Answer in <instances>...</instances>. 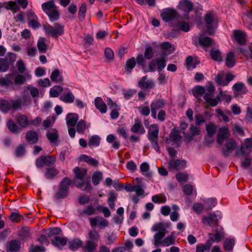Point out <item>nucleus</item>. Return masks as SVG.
Wrapping results in <instances>:
<instances>
[{
    "instance_id": "nucleus-1",
    "label": "nucleus",
    "mask_w": 252,
    "mask_h": 252,
    "mask_svg": "<svg viewBox=\"0 0 252 252\" xmlns=\"http://www.w3.org/2000/svg\"><path fill=\"white\" fill-rule=\"evenodd\" d=\"M44 12L52 21H57L60 18V13L53 0H51L42 4Z\"/></svg>"
},
{
    "instance_id": "nucleus-2",
    "label": "nucleus",
    "mask_w": 252,
    "mask_h": 252,
    "mask_svg": "<svg viewBox=\"0 0 252 252\" xmlns=\"http://www.w3.org/2000/svg\"><path fill=\"white\" fill-rule=\"evenodd\" d=\"M75 174L73 183L78 188H82L85 184V177L87 176V170L84 168L77 166L73 169Z\"/></svg>"
},
{
    "instance_id": "nucleus-3",
    "label": "nucleus",
    "mask_w": 252,
    "mask_h": 252,
    "mask_svg": "<svg viewBox=\"0 0 252 252\" xmlns=\"http://www.w3.org/2000/svg\"><path fill=\"white\" fill-rule=\"evenodd\" d=\"M152 230L153 231L158 232L154 235V245L158 247L161 245L162 241L161 239L164 237L166 233V229L162 222L155 224L152 227Z\"/></svg>"
},
{
    "instance_id": "nucleus-4",
    "label": "nucleus",
    "mask_w": 252,
    "mask_h": 252,
    "mask_svg": "<svg viewBox=\"0 0 252 252\" xmlns=\"http://www.w3.org/2000/svg\"><path fill=\"white\" fill-rule=\"evenodd\" d=\"M43 28L47 35H51L54 37L62 35L64 32L63 26L59 24H56L54 27L47 24L44 25Z\"/></svg>"
},
{
    "instance_id": "nucleus-5",
    "label": "nucleus",
    "mask_w": 252,
    "mask_h": 252,
    "mask_svg": "<svg viewBox=\"0 0 252 252\" xmlns=\"http://www.w3.org/2000/svg\"><path fill=\"white\" fill-rule=\"evenodd\" d=\"M161 17L165 22H169L173 20L179 21L182 19V17L180 16L177 11L173 9H165L161 14Z\"/></svg>"
},
{
    "instance_id": "nucleus-6",
    "label": "nucleus",
    "mask_w": 252,
    "mask_h": 252,
    "mask_svg": "<svg viewBox=\"0 0 252 252\" xmlns=\"http://www.w3.org/2000/svg\"><path fill=\"white\" fill-rule=\"evenodd\" d=\"M216 16L212 12L207 13L205 16V21L207 25V33L209 35H213L215 32V28H213L212 24L215 21Z\"/></svg>"
},
{
    "instance_id": "nucleus-7",
    "label": "nucleus",
    "mask_w": 252,
    "mask_h": 252,
    "mask_svg": "<svg viewBox=\"0 0 252 252\" xmlns=\"http://www.w3.org/2000/svg\"><path fill=\"white\" fill-rule=\"evenodd\" d=\"M218 219L216 215L214 213H210L207 216H203L202 222L203 224H208L210 226H218Z\"/></svg>"
},
{
    "instance_id": "nucleus-8",
    "label": "nucleus",
    "mask_w": 252,
    "mask_h": 252,
    "mask_svg": "<svg viewBox=\"0 0 252 252\" xmlns=\"http://www.w3.org/2000/svg\"><path fill=\"white\" fill-rule=\"evenodd\" d=\"M14 74L9 73L0 78V87L9 88L14 84Z\"/></svg>"
},
{
    "instance_id": "nucleus-9",
    "label": "nucleus",
    "mask_w": 252,
    "mask_h": 252,
    "mask_svg": "<svg viewBox=\"0 0 252 252\" xmlns=\"http://www.w3.org/2000/svg\"><path fill=\"white\" fill-rule=\"evenodd\" d=\"M237 144L232 139H229L226 141L225 148L222 150V154L224 156H227L232 153L233 151L236 148Z\"/></svg>"
},
{
    "instance_id": "nucleus-10",
    "label": "nucleus",
    "mask_w": 252,
    "mask_h": 252,
    "mask_svg": "<svg viewBox=\"0 0 252 252\" xmlns=\"http://www.w3.org/2000/svg\"><path fill=\"white\" fill-rule=\"evenodd\" d=\"M158 127L157 125H151L148 131V138L151 142L158 141Z\"/></svg>"
},
{
    "instance_id": "nucleus-11",
    "label": "nucleus",
    "mask_w": 252,
    "mask_h": 252,
    "mask_svg": "<svg viewBox=\"0 0 252 252\" xmlns=\"http://www.w3.org/2000/svg\"><path fill=\"white\" fill-rule=\"evenodd\" d=\"M186 161L180 159H172L168 161L169 168L171 169L180 170L186 166Z\"/></svg>"
},
{
    "instance_id": "nucleus-12",
    "label": "nucleus",
    "mask_w": 252,
    "mask_h": 252,
    "mask_svg": "<svg viewBox=\"0 0 252 252\" xmlns=\"http://www.w3.org/2000/svg\"><path fill=\"white\" fill-rule=\"evenodd\" d=\"M165 105L162 100H157L151 104L152 116L154 118H157V110L163 108Z\"/></svg>"
},
{
    "instance_id": "nucleus-13",
    "label": "nucleus",
    "mask_w": 252,
    "mask_h": 252,
    "mask_svg": "<svg viewBox=\"0 0 252 252\" xmlns=\"http://www.w3.org/2000/svg\"><path fill=\"white\" fill-rule=\"evenodd\" d=\"M235 40L240 45H244L246 42V33L243 31L235 30L233 32Z\"/></svg>"
},
{
    "instance_id": "nucleus-14",
    "label": "nucleus",
    "mask_w": 252,
    "mask_h": 252,
    "mask_svg": "<svg viewBox=\"0 0 252 252\" xmlns=\"http://www.w3.org/2000/svg\"><path fill=\"white\" fill-rule=\"evenodd\" d=\"M229 136V132L226 127H220L218 131L217 141L219 144H222L223 141Z\"/></svg>"
},
{
    "instance_id": "nucleus-15",
    "label": "nucleus",
    "mask_w": 252,
    "mask_h": 252,
    "mask_svg": "<svg viewBox=\"0 0 252 252\" xmlns=\"http://www.w3.org/2000/svg\"><path fill=\"white\" fill-rule=\"evenodd\" d=\"M138 86L142 90L152 88L154 83L151 80H148L146 76H144L138 82Z\"/></svg>"
},
{
    "instance_id": "nucleus-16",
    "label": "nucleus",
    "mask_w": 252,
    "mask_h": 252,
    "mask_svg": "<svg viewBox=\"0 0 252 252\" xmlns=\"http://www.w3.org/2000/svg\"><path fill=\"white\" fill-rule=\"evenodd\" d=\"M198 40L200 45L203 47H210L216 45L215 40L211 37L202 36Z\"/></svg>"
},
{
    "instance_id": "nucleus-17",
    "label": "nucleus",
    "mask_w": 252,
    "mask_h": 252,
    "mask_svg": "<svg viewBox=\"0 0 252 252\" xmlns=\"http://www.w3.org/2000/svg\"><path fill=\"white\" fill-rule=\"evenodd\" d=\"M161 49L163 51L164 55L173 53L175 51V48L168 42H163L160 45Z\"/></svg>"
},
{
    "instance_id": "nucleus-18",
    "label": "nucleus",
    "mask_w": 252,
    "mask_h": 252,
    "mask_svg": "<svg viewBox=\"0 0 252 252\" xmlns=\"http://www.w3.org/2000/svg\"><path fill=\"white\" fill-rule=\"evenodd\" d=\"M26 139L30 144H35L38 140V135L34 130H29L26 133Z\"/></svg>"
},
{
    "instance_id": "nucleus-19",
    "label": "nucleus",
    "mask_w": 252,
    "mask_h": 252,
    "mask_svg": "<svg viewBox=\"0 0 252 252\" xmlns=\"http://www.w3.org/2000/svg\"><path fill=\"white\" fill-rule=\"evenodd\" d=\"M21 247V243L17 240L9 241L7 246V251L10 252L18 251Z\"/></svg>"
},
{
    "instance_id": "nucleus-20",
    "label": "nucleus",
    "mask_w": 252,
    "mask_h": 252,
    "mask_svg": "<svg viewBox=\"0 0 252 252\" xmlns=\"http://www.w3.org/2000/svg\"><path fill=\"white\" fill-rule=\"evenodd\" d=\"M130 130L133 133L143 134L145 132V130L141 121L138 119L135 120V123L131 127Z\"/></svg>"
},
{
    "instance_id": "nucleus-21",
    "label": "nucleus",
    "mask_w": 252,
    "mask_h": 252,
    "mask_svg": "<svg viewBox=\"0 0 252 252\" xmlns=\"http://www.w3.org/2000/svg\"><path fill=\"white\" fill-rule=\"evenodd\" d=\"M236 62V59L234 53L232 52H229L225 59L226 65L229 68H231L235 65Z\"/></svg>"
},
{
    "instance_id": "nucleus-22",
    "label": "nucleus",
    "mask_w": 252,
    "mask_h": 252,
    "mask_svg": "<svg viewBox=\"0 0 252 252\" xmlns=\"http://www.w3.org/2000/svg\"><path fill=\"white\" fill-rule=\"evenodd\" d=\"M189 131L191 135L186 134L185 138L189 141H191L193 139V137L199 135L200 134V130L199 128L193 126L191 125L189 127Z\"/></svg>"
},
{
    "instance_id": "nucleus-23",
    "label": "nucleus",
    "mask_w": 252,
    "mask_h": 252,
    "mask_svg": "<svg viewBox=\"0 0 252 252\" xmlns=\"http://www.w3.org/2000/svg\"><path fill=\"white\" fill-rule=\"evenodd\" d=\"M78 115L74 113H70L66 117V124L68 126H74L78 120Z\"/></svg>"
},
{
    "instance_id": "nucleus-24",
    "label": "nucleus",
    "mask_w": 252,
    "mask_h": 252,
    "mask_svg": "<svg viewBox=\"0 0 252 252\" xmlns=\"http://www.w3.org/2000/svg\"><path fill=\"white\" fill-rule=\"evenodd\" d=\"M46 136L51 143L56 142L59 138L58 131L55 129H51L48 130Z\"/></svg>"
},
{
    "instance_id": "nucleus-25",
    "label": "nucleus",
    "mask_w": 252,
    "mask_h": 252,
    "mask_svg": "<svg viewBox=\"0 0 252 252\" xmlns=\"http://www.w3.org/2000/svg\"><path fill=\"white\" fill-rule=\"evenodd\" d=\"M94 102L95 107L100 111L101 113H104L106 112L107 106L101 98H96Z\"/></svg>"
},
{
    "instance_id": "nucleus-26",
    "label": "nucleus",
    "mask_w": 252,
    "mask_h": 252,
    "mask_svg": "<svg viewBox=\"0 0 252 252\" xmlns=\"http://www.w3.org/2000/svg\"><path fill=\"white\" fill-rule=\"evenodd\" d=\"M180 4L181 8L187 13L191 11L193 8L192 3L188 0H183Z\"/></svg>"
},
{
    "instance_id": "nucleus-27",
    "label": "nucleus",
    "mask_w": 252,
    "mask_h": 252,
    "mask_svg": "<svg viewBox=\"0 0 252 252\" xmlns=\"http://www.w3.org/2000/svg\"><path fill=\"white\" fill-rule=\"evenodd\" d=\"M97 247V243L93 241L88 240L86 242L84 249L87 252H93L96 249Z\"/></svg>"
},
{
    "instance_id": "nucleus-28",
    "label": "nucleus",
    "mask_w": 252,
    "mask_h": 252,
    "mask_svg": "<svg viewBox=\"0 0 252 252\" xmlns=\"http://www.w3.org/2000/svg\"><path fill=\"white\" fill-rule=\"evenodd\" d=\"M7 126L9 130L12 133H18L21 130V128L16 125L12 120H9L8 121Z\"/></svg>"
},
{
    "instance_id": "nucleus-29",
    "label": "nucleus",
    "mask_w": 252,
    "mask_h": 252,
    "mask_svg": "<svg viewBox=\"0 0 252 252\" xmlns=\"http://www.w3.org/2000/svg\"><path fill=\"white\" fill-rule=\"evenodd\" d=\"M52 244L56 247H60V245L63 246L66 245L67 240L65 238L61 237L60 236H55L54 239L52 240Z\"/></svg>"
},
{
    "instance_id": "nucleus-30",
    "label": "nucleus",
    "mask_w": 252,
    "mask_h": 252,
    "mask_svg": "<svg viewBox=\"0 0 252 252\" xmlns=\"http://www.w3.org/2000/svg\"><path fill=\"white\" fill-rule=\"evenodd\" d=\"M81 160L85 161L90 165H91L95 167H97L98 166V161L95 159L92 158L91 157H89L85 155H83L81 156Z\"/></svg>"
},
{
    "instance_id": "nucleus-31",
    "label": "nucleus",
    "mask_w": 252,
    "mask_h": 252,
    "mask_svg": "<svg viewBox=\"0 0 252 252\" xmlns=\"http://www.w3.org/2000/svg\"><path fill=\"white\" fill-rule=\"evenodd\" d=\"M210 56L212 59L215 61L220 62L222 61L221 52L218 49H211L210 51Z\"/></svg>"
},
{
    "instance_id": "nucleus-32",
    "label": "nucleus",
    "mask_w": 252,
    "mask_h": 252,
    "mask_svg": "<svg viewBox=\"0 0 252 252\" xmlns=\"http://www.w3.org/2000/svg\"><path fill=\"white\" fill-rule=\"evenodd\" d=\"M11 109V100L8 101L5 99L0 101V109L4 112H7Z\"/></svg>"
},
{
    "instance_id": "nucleus-33",
    "label": "nucleus",
    "mask_w": 252,
    "mask_h": 252,
    "mask_svg": "<svg viewBox=\"0 0 252 252\" xmlns=\"http://www.w3.org/2000/svg\"><path fill=\"white\" fill-rule=\"evenodd\" d=\"M59 173L58 170L55 167L49 168L46 169L45 176L48 179H53Z\"/></svg>"
},
{
    "instance_id": "nucleus-34",
    "label": "nucleus",
    "mask_w": 252,
    "mask_h": 252,
    "mask_svg": "<svg viewBox=\"0 0 252 252\" xmlns=\"http://www.w3.org/2000/svg\"><path fill=\"white\" fill-rule=\"evenodd\" d=\"M89 146L91 148L97 147L100 144V137L98 135H94L89 138Z\"/></svg>"
},
{
    "instance_id": "nucleus-35",
    "label": "nucleus",
    "mask_w": 252,
    "mask_h": 252,
    "mask_svg": "<svg viewBox=\"0 0 252 252\" xmlns=\"http://www.w3.org/2000/svg\"><path fill=\"white\" fill-rule=\"evenodd\" d=\"M88 236L90 241H93L96 243L100 239L99 234L95 229L90 230L88 233Z\"/></svg>"
},
{
    "instance_id": "nucleus-36",
    "label": "nucleus",
    "mask_w": 252,
    "mask_h": 252,
    "mask_svg": "<svg viewBox=\"0 0 252 252\" xmlns=\"http://www.w3.org/2000/svg\"><path fill=\"white\" fill-rule=\"evenodd\" d=\"M18 124L23 127H26L30 123L27 117L24 115H21L17 119Z\"/></svg>"
},
{
    "instance_id": "nucleus-37",
    "label": "nucleus",
    "mask_w": 252,
    "mask_h": 252,
    "mask_svg": "<svg viewBox=\"0 0 252 252\" xmlns=\"http://www.w3.org/2000/svg\"><path fill=\"white\" fill-rule=\"evenodd\" d=\"M74 99V96L71 92L63 94L60 96V99L66 103H72Z\"/></svg>"
},
{
    "instance_id": "nucleus-38",
    "label": "nucleus",
    "mask_w": 252,
    "mask_h": 252,
    "mask_svg": "<svg viewBox=\"0 0 252 252\" xmlns=\"http://www.w3.org/2000/svg\"><path fill=\"white\" fill-rule=\"evenodd\" d=\"M198 63L199 62L198 61L193 60L191 56H188L186 59V64L189 70L191 68H195Z\"/></svg>"
},
{
    "instance_id": "nucleus-39",
    "label": "nucleus",
    "mask_w": 252,
    "mask_h": 252,
    "mask_svg": "<svg viewBox=\"0 0 252 252\" xmlns=\"http://www.w3.org/2000/svg\"><path fill=\"white\" fill-rule=\"evenodd\" d=\"M235 245V241L234 239H227L223 243V248L225 251H231Z\"/></svg>"
},
{
    "instance_id": "nucleus-40",
    "label": "nucleus",
    "mask_w": 252,
    "mask_h": 252,
    "mask_svg": "<svg viewBox=\"0 0 252 252\" xmlns=\"http://www.w3.org/2000/svg\"><path fill=\"white\" fill-rule=\"evenodd\" d=\"M102 179V173L100 171H96L92 175V182L95 186L97 185Z\"/></svg>"
},
{
    "instance_id": "nucleus-41",
    "label": "nucleus",
    "mask_w": 252,
    "mask_h": 252,
    "mask_svg": "<svg viewBox=\"0 0 252 252\" xmlns=\"http://www.w3.org/2000/svg\"><path fill=\"white\" fill-rule=\"evenodd\" d=\"M9 67V63L7 59L0 58V72L6 71Z\"/></svg>"
},
{
    "instance_id": "nucleus-42",
    "label": "nucleus",
    "mask_w": 252,
    "mask_h": 252,
    "mask_svg": "<svg viewBox=\"0 0 252 252\" xmlns=\"http://www.w3.org/2000/svg\"><path fill=\"white\" fill-rule=\"evenodd\" d=\"M117 197V194L114 191H111L110 193L109 197L108 199V203L109 207L111 209H115V203L114 202L116 200Z\"/></svg>"
},
{
    "instance_id": "nucleus-43",
    "label": "nucleus",
    "mask_w": 252,
    "mask_h": 252,
    "mask_svg": "<svg viewBox=\"0 0 252 252\" xmlns=\"http://www.w3.org/2000/svg\"><path fill=\"white\" fill-rule=\"evenodd\" d=\"M95 209L92 206H89L86 207L79 213L80 216H83L85 215L90 216L93 215L95 213Z\"/></svg>"
},
{
    "instance_id": "nucleus-44",
    "label": "nucleus",
    "mask_w": 252,
    "mask_h": 252,
    "mask_svg": "<svg viewBox=\"0 0 252 252\" xmlns=\"http://www.w3.org/2000/svg\"><path fill=\"white\" fill-rule=\"evenodd\" d=\"M175 238L174 236L171 234L169 236L166 237L162 241V243L161 245L163 246H168L171 245H173L175 244Z\"/></svg>"
},
{
    "instance_id": "nucleus-45",
    "label": "nucleus",
    "mask_w": 252,
    "mask_h": 252,
    "mask_svg": "<svg viewBox=\"0 0 252 252\" xmlns=\"http://www.w3.org/2000/svg\"><path fill=\"white\" fill-rule=\"evenodd\" d=\"M233 89L236 92H241L242 93L245 94L248 90L245 85L242 83H237L235 84L232 87Z\"/></svg>"
},
{
    "instance_id": "nucleus-46",
    "label": "nucleus",
    "mask_w": 252,
    "mask_h": 252,
    "mask_svg": "<svg viewBox=\"0 0 252 252\" xmlns=\"http://www.w3.org/2000/svg\"><path fill=\"white\" fill-rule=\"evenodd\" d=\"M71 184V181L68 178H64L60 183L59 189L68 191L69 186Z\"/></svg>"
},
{
    "instance_id": "nucleus-47",
    "label": "nucleus",
    "mask_w": 252,
    "mask_h": 252,
    "mask_svg": "<svg viewBox=\"0 0 252 252\" xmlns=\"http://www.w3.org/2000/svg\"><path fill=\"white\" fill-rule=\"evenodd\" d=\"M26 81L25 76L20 74L14 75V84L17 85H21L24 84Z\"/></svg>"
},
{
    "instance_id": "nucleus-48",
    "label": "nucleus",
    "mask_w": 252,
    "mask_h": 252,
    "mask_svg": "<svg viewBox=\"0 0 252 252\" xmlns=\"http://www.w3.org/2000/svg\"><path fill=\"white\" fill-rule=\"evenodd\" d=\"M205 92V89L203 87L198 86L192 89V93L196 97L202 95Z\"/></svg>"
},
{
    "instance_id": "nucleus-49",
    "label": "nucleus",
    "mask_w": 252,
    "mask_h": 252,
    "mask_svg": "<svg viewBox=\"0 0 252 252\" xmlns=\"http://www.w3.org/2000/svg\"><path fill=\"white\" fill-rule=\"evenodd\" d=\"M206 128L209 137L212 138L216 132V126L212 124H207L206 125Z\"/></svg>"
},
{
    "instance_id": "nucleus-50",
    "label": "nucleus",
    "mask_w": 252,
    "mask_h": 252,
    "mask_svg": "<svg viewBox=\"0 0 252 252\" xmlns=\"http://www.w3.org/2000/svg\"><path fill=\"white\" fill-rule=\"evenodd\" d=\"M44 165L46 166H51L56 162V158L55 157L50 156H42Z\"/></svg>"
},
{
    "instance_id": "nucleus-51",
    "label": "nucleus",
    "mask_w": 252,
    "mask_h": 252,
    "mask_svg": "<svg viewBox=\"0 0 252 252\" xmlns=\"http://www.w3.org/2000/svg\"><path fill=\"white\" fill-rule=\"evenodd\" d=\"M87 11V5L85 3L81 4L79 7L78 17L81 21H83L85 17V14Z\"/></svg>"
},
{
    "instance_id": "nucleus-52",
    "label": "nucleus",
    "mask_w": 252,
    "mask_h": 252,
    "mask_svg": "<svg viewBox=\"0 0 252 252\" xmlns=\"http://www.w3.org/2000/svg\"><path fill=\"white\" fill-rule=\"evenodd\" d=\"M69 244V248L72 250H75L81 246L82 242L81 240L76 238L70 242Z\"/></svg>"
},
{
    "instance_id": "nucleus-53",
    "label": "nucleus",
    "mask_w": 252,
    "mask_h": 252,
    "mask_svg": "<svg viewBox=\"0 0 252 252\" xmlns=\"http://www.w3.org/2000/svg\"><path fill=\"white\" fill-rule=\"evenodd\" d=\"M180 20L177 21L178 23L175 27L179 28L180 30L185 32L189 31L190 27L189 24L185 22H180Z\"/></svg>"
},
{
    "instance_id": "nucleus-54",
    "label": "nucleus",
    "mask_w": 252,
    "mask_h": 252,
    "mask_svg": "<svg viewBox=\"0 0 252 252\" xmlns=\"http://www.w3.org/2000/svg\"><path fill=\"white\" fill-rule=\"evenodd\" d=\"M44 38H40L37 42V47L40 52L45 53L47 49V45L45 42Z\"/></svg>"
},
{
    "instance_id": "nucleus-55",
    "label": "nucleus",
    "mask_w": 252,
    "mask_h": 252,
    "mask_svg": "<svg viewBox=\"0 0 252 252\" xmlns=\"http://www.w3.org/2000/svg\"><path fill=\"white\" fill-rule=\"evenodd\" d=\"M63 90V88L60 86L52 88L50 91V95L52 97H58L59 95V92H62Z\"/></svg>"
},
{
    "instance_id": "nucleus-56",
    "label": "nucleus",
    "mask_w": 252,
    "mask_h": 252,
    "mask_svg": "<svg viewBox=\"0 0 252 252\" xmlns=\"http://www.w3.org/2000/svg\"><path fill=\"white\" fill-rule=\"evenodd\" d=\"M152 200L155 203H163L166 201V197L161 194L156 195L152 196Z\"/></svg>"
},
{
    "instance_id": "nucleus-57",
    "label": "nucleus",
    "mask_w": 252,
    "mask_h": 252,
    "mask_svg": "<svg viewBox=\"0 0 252 252\" xmlns=\"http://www.w3.org/2000/svg\"><path fill=\"white\" fill-rule=\"evenodd\" d=\"M68 191L65 190V189H59L58 191H57L55 194V198L57 200L64 198L67 197V196L68 195Z\"/></svg>"
},
{
    "instance_id": "nucleus-58",
    "label": "nucleus",
    "mask_w": 252,
    "mask_h": 252,
    "mask_svg": "<svg viewBox=\"0 0 252 252\" xmlns=\"http://www.w3.org/2000/svg\"><path fill=\"white\" fill-rule=\"evenodd\" d=\"M169 136L173 141H179L181 140V136L179 134V131L175 128L172 130Z\"/></svg>"
},
{
    "instance_id": "nucleus-59",
    "label": "nucleus",
    "mask_w": 252,
    "mask_h": 252,
    "mask_svg": "<svg viewBox=\"0 0 252 252\" xmlns=\"http://www.w3.org/2000/svg\"><path fill=\"white\" fill-rule=\"evenodd\" d=\"M30 229L28 227H24L20 231V236L23 239H28L31 237Z\"/></svg>"
},
{
    "instance_id": "nucleus-60",
    "label": "nucleus",
    "mask_w": 252,
    "mask_h": 252,
    "mask_svg": "<svg viewBox=\"0 0 252 252\" xmlns=\"http://www.w3.org/2000/svg\"><path fill=\"white\" fill-rule=\"evenodd\" d=\"M216 81L218 84L222 86L227 85V82L225 81L222 74H218L216 78Z\"/></svg>"
},
{
    "instance_id": "nucleus-61",
    "label": "nucleus",
    "mask_w": 252,
    "mask_h": 252,
    "mask_svg": "<svg viewBox=\"0 0 252 252\" xmlns=\"http://www.w3.org/2000/svg\"><path fill=\"white\" fill-rule=\"evenodd\" d=\"M251 152V149L249 148L245 147V145H243L240 150V152H237L236 155L239 157L240 156L248 155Z\"/></svg>"
},
{
    "instance_id": "nucleus-62",
    "label": "nucleus",
    "mask_w": 252,
    "mask_h": 252,
    "mask_svg": "<svg viewBox=\"0 0 252 252\" xmlns=\"http://www.w3.org/2000/svg\"><path fill=\"white\" fill-rule=\"evenodd\" d=\"M11 109L14 110L21 108L22 105V101L21 99H18L16 100H11Z\"/></svg>"
},
{
    "instance_id": "nucleus-63",
    "label": "nucleus",
    "mask_w": 252,
    "mask_h": 252,
    "mask_svg": "<svg viewBox=\"0 0 252 252\" xmlns=\"http://www.w3.org/2000/svg\"><path fill=\"white\" fill-rule=\"evenodd\" d=\"M86 128V123L84 120H80L77 124V131L78 133H84Z\"/></svg>"
},
{
    "instance_id": "nucleus-64",
    "label": "nucleus",
    "mask_w": 252,
    "mask_h": 252,
    "mask_svg": "<svg viewBox=\"0 0 252 252\" xmlns=\"http://www.w3.org/2000/svg\"><path fill=\"white\" fill-rule=\"evenodd\" d=\"M156 61L157 63L158 69L159 71H160L165 67L166 65L165 59L164 57H162L161 59L157 58Z\"/></svg>"
}]
</instances>
